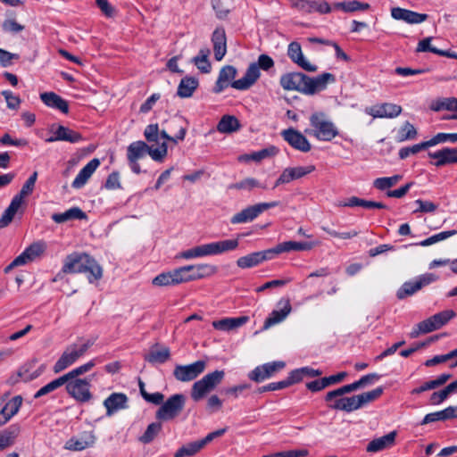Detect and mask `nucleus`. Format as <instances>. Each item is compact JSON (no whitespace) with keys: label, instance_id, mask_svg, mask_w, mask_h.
<instances>
[{"label":"nucleus","instance_id":"nucleus-34","mask_svg":"<svg viewBox=\"0 0 457 457\" xmlns=\"http://www.w3.org/2000/svg\"><path fill=\"white\" fill-rule=\"evenodd\" d=\"M100 165V161L97 158L92 159L89 162H87L76 176L74 180L72 181V187L74 188H81L88 180V179L92 176L95 170Z\"/></svg>","mask_w":457,"mask_h":457},{"label":"nucleus","instance_id":"nucleus-60","mask_svg":"<svg viewBox=\"0 0 457 457\" xmlns=\"http://www.w3.org/2000/svg\"><path fill=\"white\" fill-rule=\"evenodd\" d=\"M457 142V133H437L431 139L428 140L430 146L445 142Z\"/></svg>","mask_w":457,"mask_h":457},{"label":"nucleus","instance_id":"nucleus-28","mask_svg":"<svg viewBox=\"0 0 457 457\" xmlns=\"http://www.w3.org/2000/svg\"><path fill=\"white\" fill-rule=\"evenodd\" d=\"M96 436L93 431H85L80 437H71L66 442L65 448L70 451H83L95 445Z\"/></svg>","mask_w":457,"mask_h":457},{"label":"nucleus","instance_id":"nucleus-7","mask_svg":"<svg viewBox=\"0 0 457 457\" xmlns=\"http://www.w3.org/2000/svg\"><path fill=\"white\" fill-rule=\"evenodd\" d=\"M93 341L87 340L80 345L76 344L69 345L54 363L53 371L57 374L71 366L77 361L78 359H79L87 353V351L93 345Z\"/></svg>","mask_w":457,"mask_h":457},{"label":"nucleus","instance_id":"nucleus-11","mask_svg":"<svg viewBox=\"0 0 457 457\" xmlns=\"http://www.w3.org/2000/svg\"><path fill=\"white\" fill-rule=\"evenodd\" d=\"M438 279V276L434 273H425L414 279L404 282L396 292L398 299L402 300L413 295L419 290L422 289Z\"/></svg>","mask_w":457,"mask_h":457},{"label":"nucleus","instance_id":"nucleus-32","mask_svg":"<svg viewBox=\"0 0 457 457\" xmlns=\"http://www.w3.org/2000/svg\"><path fill=\"white\" fill-rule=\"evenodd\" d=\"M22 397L16 395L6 402L0 410V427L6 424L20 410Z\"/></svg>","mask_w":457,"mask_h":457},{"label":"nucleus","instance_id":"nucleus-19","mask_svg":"<svg viewBox=\"0 0 457 457\" xmlns=\"http://www.w3.org/2000/svg\"><path fill=\"white\" fill-rule=\"evenodd\" d=\"M286 363L281 361L268 362L257 366L248 374V378L254 382L260 383L284 369Z\"/></svg>","mask_w":457,"mask_h":457},{"label":"nucleus","instance_id":"nucleus-24","mask_svg":"<svg viewBox=\"0 0 457 457\" xmlns=\"http://www.w3.org/2000/svg\"><path fill=\"white\" fill-rule=\"evenodd\" d=\"M287 55L293 62L306 71H316L317 66L310 63L303 56L301 45L298 42H291L288 45Z\"/></svg>","mask_w":457,"mask_h":457},{"label":"nucleus","instance_id":"nucleus-6","mask_svg":"<svg viewBox=\"0 0 457 457\" xmlns=\"http://www.w3.org/2000/svg\"><path fill=\"white\" fill-rule=\"evenodd\" d=\"M225 377L224 370H214L207 373L201 379L195 381L190 390L193 401L199 402L221 383Z\"/></svg>","mask_w":457,"mask_h":457},{"label":"nucleus","instance_id":"nucleus-1","mask_svg":"<svg viewBox=\"0 0 457 457\" xmlns=\"http://www.w3.org/2000/svg\"><path fill=\"white\" fill-rule=\"evenodd\" d=\"M62 272L88 273L89 283H94L103 277V268L91 255L86 253L74 252L66 256Z\"/></svg>","mask_w":457,"mask_h":457},{"label":"nucleus","instance_id":"nucleus-26","mask_svg":"<svg viewBox=\"0 0 457 457\" xmlns=\"http://www.w3.org/2000/svg\"><path fill=\"white\" fill-rule=\"evenodd\" d=\"M83 140L82 135L68 127L59 125L55 131H54V135L46 139V142L52 143L55 141H66L69 143H78Z\"/></svg>","mask_w":457,"mask_h":457},{"label":"nucleus","instance_id":"nucleus-5","mask_svg":"<svg viewBox=\"0 0 457 457\" xmlns=\"http://www.w3.org/2000/svg\"><path fill=\"white\" fill-rule=\"evenodd\" d=\"M455 316L456 312L453 310H445L436 313L416 324L411 331L410 337L411 338H416L421 334H428L432 331L440 329Z\"/></svg>","mask_w":457,"mask_h":457},{"label":"nucleus","instance_id":"nucleus-64","mask_svg":"<svg viewBox=\"0 0 457 457\" xmlns=\"http://www.w3.org/2000/svg\"><path fill=\"white\" fill-rule=\"evenodd\" d=\"M413 185L414 182H408L397 189L387 190L386 195L390 198H402L409 192Z\"/></svg>","mask_w":457,"mask_h":457},{"label":"nucleus","instance_id":"nucleus-13","mask_svg":"<svg viewBox=\"0 0 457 457\" xmlns=\"http://www.w3.org/2000/svg\"><path fill=\"white\" fill-rule=\"evenodd\" d=\"M64 385L67 393L79 403H87L93 397L90 392L91 380L88 378H71L65 382Z\"/></svg>","mask_w":457,"mask_h":457},{"label":"nucleus","instance_id":"nucleus-8","mask_svg":"<svg viewBox=\"0 0 457 457\" xmlns=\"http://www.w3.org/2000/svg\"><path fill=\"white\" fill-rule=\"evenodd\" d=\"M186 396L182 394L170 395L155 412V418L160 421L175 420L184 410Z\"/></svg>","mask_w":457,"mask_h":457},{"label":"nucleus","instance_id":"nucleus-20","mask_svg":"<svg viewBox=\"0 0 457 457\" xmlns=\"http://www.w3.org/2000/svg\"><path fill=\"white\" fill-rule=\"evenodd\" d=\"M292 7L304 13L318 12L320 13H328L331 7L325 0H289Z\"/></svg>","mask_w":457,"mask_h":457},{"label":"nucleus","instance_id":"nucleus-59","mask_svg":"<svg viewBox=\"0 0 457 457\" xmlns=\"http://www.w3.org/2000/svg\"><path fill=\"white\" fill-rule=\"evenodd\" d=\"M96 365L94 361H90L79 367H77L73 369L72 370L69 371L68 373L62 375L63 378H65V381L73 378V379H80L79 377L80 375H83L84 373L89 371L94 366Z\"/></svg>","mask_w":457,"mask_h":457},{"label":"nucleus","instance_id":"nucleus-38","mask_svg":"<svg viewBox=\"0 0 457 457\" xmlns=\"http://www.w3.org/2000/svg\"><path fill=\"white\" fill-rule=\"evenodd\" d=\"M42 102L51 108H55L62 113H68L69 104L67 101L54 92H46L40 95Z\"/></svg>","mask_w":457,"mask_h":457},{"label":"nucleus","instance_id":"nucleus-47","mask_svg":"<svg viewBox=\"0 0 457 457\" xmlns=\"http://www.w3.org/2000/svg\"><path fill=\"white\" fill-rule=\"evenodd\" d=\"M431 40H432V37H426V38L420 40L418 43L416 51L417 52H430V53L436 54L439 56L457 58V55L451 54L449 51L441 50V49H438V48L431 46V44H430Z\"/></svg>","mask_w":457,"mask_h":457},{"label":"nucleus","instance_id":"nucleus-35","mask_svg":"<svg viewBox=\"0 0 457 457\" xmlns=\"http://www.w3.org/2000/svg\"><path fill=\"white\" fill-rule=\"evenodd\" d=\"M25 209V203H21L18 198L13 197L9 206L4 212L0 218V228L7 227L13 220L16 213H23Z\"/></svg>","mask_w":457,"mask_h":457},{"label":"nucleus","instance_id":"nucleus-31","mask_svg":"<svg viewBox=\"0 0 457 457\" xmlns=\"http://www.w3.org/2000/svg\"><path fill=\"white\" fill-rule=\"evenodd\" d=\"M237 76V69L232 65H226L220 71L218 79L216 81L213 92L216 94L221 93L227 88L229 83L234 82L233 80Z\"/></svg>","mask_w":457,"mask_h":457},{"label":"nucleus","instance_id":"nucleus-52","mask_svg":"<svg viewBox=\"0 0 457 457\" xmlns=\"http://www.w3.org/2000/svg\"><path fill=\"white\" fill-rule=\"evenodd\" d=\"M210 50L208 48H202L198 55L193 58L195 65L204 73H208L211 71V63L208 60Z\"/></svg>","mask_w":457,"mask_h":457},{"label":"nucleus","instance_id":"nucleus-61","mask_svg":"<svg viewBox=\"0 0 457 457\" xmlns=\"http://www.w3.org/2000/svg\"><path fill=\"white\" fill-rule=\"evenodd\" d=\"M168 147L165 142L162 143L159 147L152 148L149 146L147 154L156 162H162L164 157L167 155Z\"/></svg>","mask_w":457,"mask_h":457},{"label":"nucleus","instance_id":"nucleus-10","mask_svg":"<svg viewBox=\"0 0 457 457\" xmlns=\"http://www.w3.org/2000/svg\"><path fill=\"white\" fill-rule=\"evenodd\" d=\"M46 244L44 241H37L28 246L8 266L4 268V273H9L15 267L22 266L39 258L46 251Z\"/></svg>","mask_w":457,"mask_h":457},{"label":"nucleus","instance_id":"nucleus-2","mask_svg":"<svg viewBox=\"0 0 457 457\" xmlns=\"http://www.w3.org/2000/svg\"><path fill=\"white\" fill-rule=\"evenodd\" d=\"M348 393H351V388L349 385H345L336 390L328 392L325 396V401L331 402L335 400L334 403L328 404V407L347 412L357 410L363 404L371 401V392H365L351 397H341L345 394Z\"/></svg>","mask_w":457,"mask_h":457},{"label":"nucleus","instance_id":"nucleus-37","mask_svg":"<svg viewBox=\"0 0 457 457\" xmlns=\"http://www.w3.org/2000/svg\"><path fill=\"white\" fill-rule=\"evenodd\" d=\"M402 112V107L392 103H384L373 106V119L387 118L393 119Z\"/></svg>","mask_w":457,"mask_h":457},{"label":"nucleus","instance_id":"nucleus-58","mask_svg":"<svg viewBox=\"0 0 457 457\" xmlns=\"http://www.w3.org/2000/svg\"><path fill=\"white\" fill-rule=\"evenodd\" d=\"M430 145L428 141L421 142L411 146L403 147L399 150V158L403 160L409 157L411 154H418L419 152L427 149Z\"/></svg>","mask_w":457,"mask_h":457},{"label":"nucleus","instance_id":"nucleus-55","mask_svg":"<svg viewBox=\"0 0 457 457\" xmlns=\"http://www.w3.org/2000/svg\"><path fill=\"white\" fill-rule=\"evenodd\" d=\"M161 430L162 423L153 422L147 426L145 433L139 437V441L143 444H149L158 436Z\"/></svg>","mask_w":457,"mask_h":457},{"label":"nucleus","instance_id":"nucleus-46","mask_svg":"<svg viewBox=\"0 0 457 457\" xmlns=\"http://www.w3.org/2000/svg\"><path fill=\"white\" fill-rule=\"evenodd\" d=\"M240 129L239 120L233 115H224L217 125V129L221 133H232Z\"/></svg>","mask_w":457,"mask_h":457},{"label":"nucleus","instance_id":"nucleus-18","mask_svg":"<svg viewBox=\"0 0 457 457\" xmlns=\"http://www.w3.org/2000/svg\"><path fill=\"white\" fill-rule=\"evenodd\" d=\"M336 77L332 73L325 72L315 78L305 75L304 94L314 95L324 90L328 84L334 83Z\"/></svg>","mask_w":457,"mask_h":457},{"label":"nucleus","instance_id":"nucleus-12","mask_svg":"<svg viewBox=\"0 0 457 457\" xmlns=\"http://www.w3.org/2000/svg\"><path fill=\"white\" fill-rule=\"evenodd\" d=\"M207 362L204 360L190 364H177L173 370V377L179 382H189L198 378L206 369Z\"/></svg>","mask_w":457,"mask_h":457},{"label":"nucleus","instance_id":"nucleus-40","mask_svg":"<svg viewBox=\"0 0 457 457\" xmlns=\"http://www.w3.org/2000/svg\"><path fill=\"white\" fill-rule=\"evenodd\" d=\"M87 218L86 212L79 207H72L64 212L54 213L52 215V220L56 223H64L72 220H86Z\"/></svg>","mask_w":457,"mask_h":457},{"label":"nucleus","instance_id":"nucleus-45","mask_svg":"<svg viewBox=\"0 0 457 457\" xmlns=\"http://www.w3.org/2000/svg\"><path fill=\"white\" fill-rule=\"evenodd\" d=\"M402 179L403 175L400 174H395L391 177L377 178L373 181V187L386 194L387 190H391V188L399 183Z\"/></svg>","mask_w":457,"mask_h":457},{"label":"nucleus","instance_id":"nucleus-57","mask_svg":"<svg viewBox=\"0 0 457 457\" xmlns=\"http://www.w3.org/2000/svg\"><path fill=\"white\" fill-rule=\"evenodd\" d=\"M254 187H262L266 188L264 186H262L261 183L253 179V178H246L239 182L229 185V189H238V190H248L251 191Z\"/></svg>","mask_w":457,"mask_h":457},{"label":"nucleus","instance_id":"nucleus-50","mask_svg":"<svg viewBox=\"0 0 457 457\" xmlns=\"http://www.w3.org/2000/svg\"><path fill=\"white\" fill-rule=\"evenodd\" d=\"M238 240L237 239H227L218 242H212V254H220L225 252L235 250L238 246Z\"/></svg>","mask_w":457,"mask_h":457},{"label":"nucleus","instance_id":"nucleus-49","mask_svg":"<svg viewBox=\"0 0 457 457\" xmlns=\"http://www.w3.org/2000/svg\"><path fill=\"white\" fill-rule=\"evenodd\" d=\"M396 431H392L383 436L373 439V453L390 448L395 445Z\"/></svg>","mask_w":457,"mask_h":457},{"label":"nucleus","instance_id":"nucleus-42","mask_svg":"<svg viewBox=\"0 0 457 457\" xmlns=\"http://www.w3.org/2000/svg\"><path fill=\"white\" fill-rule=\"evenodd\" d=\"M180 284L178 269L169 272H163L153 279V285L156 287H168Z\"/></svg>","mask_w":457,"mask_h":457},{"label":"nucleus","instance_id":"nucleus-21","mask_svg":"<svg viewBox=\"0 0 457 457\" xmlns=\"http://www.w3.org/2000/svg\"><path fill=\"white\" fill-rule=\"evenodd\" d=\"M305 74L302 72H288L280 77L279 84L284 90L298 91L304 94Z\"/></svg>","mask_w":457,"mask_h":457},{"label":"nucleus","instance_id":"nucleus-44","mask_svg":"<svg viewBox=\"0 0 457 457\" xmlns=\"http://www.w3.org/2000/svg\"><path fill=\"white\" fill-rule=\"evenodd\" d=\"M430 109L434 112L443 110L455 112L457 113V98L456 97H441L431 103Z\"/></svg>","mask_w":457,"mask_h":457},{"label":"nucleus","instance_id":"nucleus-33","mask_svg":"<svg viewBox=\"0 0 457 457\" xmlns=\"http://www.w3.org/2000/svg\"><path fill=\"white\" fill-rule=\"evenodd\" d=\"M213 44L214 57L217 61H221L227 53V39L225 30L222 28H217L212 36Z\"/></svg>","mask_w":457,"mask_h":457},{"label":"nucleus","instance_id":"nucleus-51","mask_svg":"<svg viewBox=\"0 0 457 457\" xmlns=\"http://www.w3.org/2000/svg\"><path fill=\"white\" fill-rule=\"evenodd\" d=\"M204 448L200 440L184 445L174 454V457H191Z\"/></svg>","mask_w":457,"mask_h":457},{"label":"nucleus","instance_id":"nucleus-9","mask_svg":"<svg viewBox=\"0 0 457 457\" xmlns=\"http://www.w3.org/2000/svg\"><path fill=\"white\" fill-rule=\"evenodd\" d=\"M218 271L214 265L203 263L178 268L180 284L211 277Z\"/></svg>","mask_w":457,"mask_h":457},{"label":"nucleus","instance_id":"nucleus-43","mask_svg":"<svg viewBox=\"0 0 457 457\" xmlns=\"http://www.w3.org/2000/svg\"><path fill=\"white\" fill-rule=\"evenodd\" d=\"M208 255H213L211 243L197 245L195 247L183 251L179 253V257L189 260Z\"/></svg>","mask_w":457,"mask_h":457},{"label":"nucleus","instance_id":"nucleus-62","mask_svg":"<svg viewBox=\"0 0 457 457\" xmlns=\"http://www.w3.org/2000/svg\"><path fill=\"white\" fill-rule=\"evenodd\" d=\"M342 206L355 207L360 206L366 209H371V200H364L356 196H352L341 204Z\"/></svg>","mask_w":457,"mask_h":457},{"label":"nucleus","instance_id":"nucleus-23","mask_svg":"<svg viewBox=\"0 0 457 457\" xmlns=\"http://www.w3.org/2000/svg\"><path fill=\"white\" fill-rule=\"evenodd\" d=\"M391 16L396 21H403L408 24H420L428 18L426 13H420L402 7L391 8Z\"/></svg>","mask_w":457,"mask_h":457},{"label":"nucleus","instance_id":"nucleus-14","mask_svg":"<svg viewBox=\"0 0 457 457\" xmlns=\"http://www.w3.org/2000/svg\"><path fill=\"white\" fill-rule=\"evenodd\" d=\"M278 205V202L260 203L243 209L230 220L232 224L247 223L256 219L262 212Z\"/></svg>","mask_w":457,"mask_h":457},{"label":"nucleus","instance_id":"nucleus-4","mask_svg":"<svg viewBox=\"0 0 457 457\" xmlns=\"http://www.w3.org/2000/svg\"><path fill=\"white\" fill-rule=\"evenodd\" d=\"M273 67V59L268 54H262L259 55L257 62H253L249 65L245 75L241 79L232 82L230 85L233 88L237 90H246L260 78L261 69L267 71Z\"/></svg>","mask_w":457,"mask_h":457},{"label":"nucleus","instance_id":"nucleus-48","mask_svg":"<svg viewBox=\"0 0 457 457\" xmlns=\"http://www.w3.org/2000/svg\"><path fill=\"white\" fill-rule=\"evenodd\" d=\"M417 129L409 121H405L396 132L395 140L397 142H403L407 140H413L417 137Z\"/></svg>","mask_w":457,"mask_h":457},{"label":"nucleus","instance_id":"nucleus-56","mask_svg":"<svg viewBox=\"0 0 457 457\" xmlns=\"http://www.w3.org/2000/svg\"><path fill=\"white\" fill-rule=\"evenodd\" d=\"M65 378L62 376L55 378L54 380L49 382L46 386H42L34 395V398L37 399L41 396L50 394L51 392L56 390L60 386L65 384Z\"/></svg>","mask_w":457,"mask_h":457},{"label":"nucleus","instance_id":"nucleus-15","mask_svg":"<svg viewBox=\"0 0 457 457\" xmlns=\"http://www.w3.org/2000/svg\"><path fill=\"white\" fill-rule=\"evenodd\" d=\"M278 309L273 310L268 318H266L262 329L267 330L272 326L282 322L292 312L290 299L282 297L277 303Z\"/></svg>","mask_w":457,"mask_h":457},{"label":"nucleus","instance_id":"nucleus-27","mask_svg":"<svg viewBox=\"0 0 457 457\" xmlns=\"http://www.w3.org/2000/svg\"><path fill=\"white\" fill-rule=\"evenodd\" d=\"M428 156L436 160L432 162L436 167L457 163V148L444 147L436 152H429Z\"/></svg>","mask_w":457,"mask_h":457},{"label":"nucleus","instance_id":"nucleus-54","mask_svg":"<svg viewBox=\"0 0 457 457\" xmlns=\"http://www.w3.org/2000/svg\"><path fill=\"white\" fill-rule=\"evenodd\" d=\"M334 9L342 10L345 12H353L358 10H366L370 8L369 4H362L359 1L338 2L333 5Z\"/></svg>","mask_w":457,"mask_h":457},{"label":"nucleus","instance_id":"nucleus-30","mask_svg":"<svg viewBox=\"0 0 457 457\" xmlns=\"http://www.w3.org/2000/svg\"><path fill=\"white\" fill-rule=\"evenodd\" d=\"M314 243L312 242H295L286 241L277 245L275 247L270 248L273 258L282 253H288L291 251H308L312 249Z\"/></svg>","mask_w":457,"mask_h":457},{"label":"nucleus","instance_id":"nucleus-63","mask_svg":"<svg viewBox=\"0 0 457 457\" xmlns=\"http://www.w3.org/2000/svg\"><path fill=\"white\" fill-rule=\"evenodd\" d=\"M1 94L4 97L9 109L17 110L19 108L21 102L19 96L13 95L9 90H4Z\"/></svg>","mask_w":457,"mask_h":457},{"label":"nucleus","instance_id":"nucleus-22","mask_svg":"<svg viewBox=\"0 0 457 457\" xmlns=\"http://www.w3.org/2000/svg\"><path fill=\"white\" fill-rule=\"evenodd\" d=\"M315 170L314 165L309 166H298L294 168H287L285 169L278 179L276 180L274 187H278L282 184H287L292 180L301 179Z\"/></svg>","mask_w":457,"mask_h":457},{"label":"nucleus","instance_id":"nucleus-3","mask_svg":"<svg viewBox=\"0 0 457 457\" xmlns=\"http://www.w3.org/2000/svg\"><path fill=\"white\" fill-rule=\"evenodd\" d=\"M310 128L304 133L321 141H331L338 135L336 125L323 112H314L309 118Z\"/></svg>","mask_w":457,"mask_h":457},{"label":"nucleus","instance_id":"nucleus-16","mask_svg":"<svg viewBox=\"0 0 457 457\" xmlns=\"http://www.w3.org/2000/svg\"><path fill=\"white\" fill-rule=\"evenodd\" d=\"M283 139L294 149L303 153H308L312 145L306 137L297 129L289 128L281 131Z\"/></svg>","mask_w":457,"mask_h":457},{"label":"nucleus","instance_id":"nucleus-53","mask_svg":"<svg viewBox=\"0 0 457 457\" xmlns=\"http://www.w3.org/2000/svg\"><path fill=\"white\" fill-rule=\"evenodd\" d=\"M170 357V349L167 347L162 348V350L154 351L152 350L148 354L145 356V360L149 363H164Z\"/></svg>","mask_w":457,"mask_h":457},{"label":"nucleus","instance_id":"nucleus-41","mask_svg":"<svg viewBox=\"0 0 457 457\" xmlns=\"http://www.w3.org/2000/svg\"><path fill=\"white\" fill-rule=\"evenodd\" d=\"M198 87V80L194 77L183 78L178 87L177 95L181 98L190 97Z\"/></svg>","mask_w":457,"mask_h":457},{"label":"nucleus","instance_id":"nucleus-39","mask_svg":"<svg viewBox=\"0 0 457 457\" xmlns=\"http://www.w3.org/2000/svg\"><path fill=\"white\" fill-rule=\"evenodd\" d=\"M249 320L248 316H240L237 318H225L212 321V327L221 331H229L239 328Z\"/></svg>","mask_w":457,"mask_h":457},{"label":"nucleus","instance_id":"nucleus-17","mask_svg":"<svg viewBox=\"0 0 457 457\" xmlns=\"http://www.w3.org/2000/svg\"><path fill=\"white\" fill-rule=\"evenodd\" d=\"M149 146L144 141H135L127 148V158L133 172L139 174L141 172L138 160L142 159L147 154Z\"/></svg>","mask_w":457,"mask_h":457},{"label":"nucleus","instance_id":"nucleus-29","mask_svg":"<svg viewBox=\"0 0 457 457\" xmlns=\"http://www.w3.org/2000/svg\"><path fill=\"white\" fill-rule=\"evenodd\" d=\"M128 396L123 393H112L104 401V406L106 408V415L112 416L119 410L128 408Z\"/></svg>","mask_w":457,"mask_h":457},{"label":"nucleus","instance_id":"nucleus-25","mask_svg":"<svg viewBox=\"0 0 457 457\" xmlns=\"http://www.w3.org/2000/svg\"><path fill=\"white\" fill-rule=\"evenodd\" d=\"M271 259H273V256L270 248L264 251L254 252L245 256H242L237 259V264L241 269H248L257 266L264 261Z\"/></svg>","mask_w":457,"mask_h":457},{"label":"nucleus","instance_id":"nucleus-36","mask_svg":"<svg viewBox=\"0 0 457 457\" xmlns=\"http://www.w3.org/2000/svg\"><path fill=\"white\" fill-rule=\"evenodd\" d=\"M454 418H457V406H448L442 411L428 413L425 415L420 422V425H426L436 421H445Z\"/></svg>","mask_w":457,"mask_h":457}]
</instances>
